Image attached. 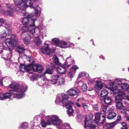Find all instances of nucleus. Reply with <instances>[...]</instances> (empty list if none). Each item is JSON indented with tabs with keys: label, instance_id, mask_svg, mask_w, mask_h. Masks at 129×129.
<instances>
[{
	"label": "nucleus",
	"instance_id": "nucleus-1",
	"mask_svg": "<svg viewBox=\"0 0 129 129\" xmlns=\"http://www.w3.org/2000/svg\"><path fill=\"white\" fill-rule=\"evenodd\" d=\"M11 89H9L12 91L11 93H2L0 95L2 100L3 99L10 98L13 94L14 97L17 98H20L24 96V94L26 90V86L25 85L20 86L16 83H12L9 87Z\"/></svg>",
	"mask_w": 129,
	"mask_h": 129
},
{
	"label": "nucleus",
	"instance_id": "nucleus-2",
	"mask_svg": "<svg viewBox=\"0 0 129 129\" xmlns=\"http://www.w3.org/2000/svg\"><path fill=\"white\" fill-rule=\"evenodd\" d=\"M95 121H93V124L92 122L93 116L92 114H89L85 118L84 127L85 129L94 128L97 126L99 122L101 124H103L106 121L105 115V114L98 112L96 113L95 115Z\"/></svg>",
	"mask_w": 129,
	"mask_h": 129
},
{
	"label": "nucleus",
	"instance_id": "nucleus-3",
	"mask_svg": "<svg viewBox=\"0 0 129 129\" xmlns=\"http://www.w3.org/2000/svg\"><path fill=\"white\" fill-rule=\"evenodd\" d=\"M36 20L32 17L31 15L29 14L27 17H24L23 19L22 23L24 25L22 27L21 30L23 33L28 31L30 32V30L32 26H34V24Z\"/></svg>",
	"mask_w": 129,
	"mask_h": 129
},
{
	"label": "nucleus",
	"instance_id": "nucleus-4",
	"mask_svg": "<svg viewBox=\"0 0 129 129\" xmlns=\"http://www.w3.org/2000/svg\"><path fill=\"white\" fill-rule=\"evenodd\" d=\"M14 4L18 6L19 9L22 10H25L28 6H33L35 0H13Z\"/></svg>",
	"mask_w": 129,
	"mask_h": 129
},
{
	"label": "nucleus",
	"instance_id": "nucleus-5",
	"mask_svg": "<svg viewBox=\"0 0 129 129\" xmlns=\"http://www.w3.org/2000/svg\"><path fill=\"white\" fill-rule=\"evenodd\" d=\"M110 90L113 91L114 93H118L116 98V106L119 109H122L123 105L121 101L123 98L122 96L125 94V93L122 90L121 91L118 90L117 87L110 88Z\"/></svg>",
	"mask_w": 129,
	"mask_h": 129
},
{
	"label": "nucleus",
	"instance_id": "nucleus-6",
	"mask_svg": "<svg viewBox=\"0 0 129 129\" xmlns=\"http://www.w3.org/2000/svg\"><path fill=\"white\" fill-rule=\"evenodd\" d=\"M69 98L68 95L62 93L60 95L57 96L55 102L64 104L66 105V108L68 109L72 108V106L73 104L72 103H68Z\"/></svg>",
	"mask_w": 129,
	"mask_h": 129
},
{
	"label": "nucleus",
	"instance_id": "nucleus-7",
	"mask_svg": "<svg viewBox=\"0 0 129 129\" xmlns=\"http://www.w3.org/2000/svg\"><path fill=\"white\" fill-rule=\"evenodd\" d=\"M48 119L47 120L48 124H53L56 126H58L61 128L63 125L62 121L57 115H52L47 116Z\"/></svg>",
	"mask_w": 129,
	"mask_h": 129
},
{
	"label": "nucleus",
	"instance_id": "nucleus-8",
	"mask_svg": "<svg viewBox=\"0 0 129 129\" xmlns=\"http://www.w3.org/2000/svg\"><path fill=\"white\" fill-rule=\"evenodd\" d=\"M117 86L119 87H121V89H119H119L118 88V87L117 86H116L115 87H111L109 88V89L110 90V88H113L115 87H117V89H118L119 91H120L122 90L123 91L124 93L125 92H124L123 89H124L126 91H128V92H129V81H126L124 83H122L121 82H118L117 84Z\"/></svg>",
	"mask_w": 129,
	"mask_h": 129
},
{
	"label": "nucleus",
	"instance_id": "nucleus-9",
	"mask_svg": "<svg viewBox=\"0 0 129 129\" xmlns=\"http://www.w3.org/2000/svg\"><path fill=\"white\" fill-rule=\"evenodd\" d=\"M5 44L8 47H13L16 43V37L12 35L10 38L7 39L5 41Z\"/></svg>",
	"mask_w": 129,
	"mask_h": 129
},
{
	"label": "nucleus",
	"instance_id": "nucleus-10",
	"mask_svg": "<svg viewBox=\"0 0 129 129\" xmlns=\"http://www.w3.org/2000/svg\"><path fill=\"white\" fill-rule=\"evenodd\" d=\"M43 28V27L42 25H40L37 27H36L34 24V26H33L31 29L30 30V33L32 34H36V35H38L40 32V30Z\"/></svg>",
	"mask_w": 129,
	"mask_h": 129
},
{
	"label": "nucleus",
	"instance_id": "nucleus-11",
	"mask_svg": "<svg viewBox=\"0 0 129 129\" xmlns=\"http://www.w3.org/2000/svg\"><path fill=\"white\" fill-rule=\"evenodd\" d=\"M4 52L5 54L4 55L3 54V56L1 55L3 58L8 59H10L11 58L12 56V50H10V48H7Z\"/></svg>",
	"mask_w": 129,
	"mask_h": 129
},
{
	"label": "nucleus",
	"instance_id": "nucleus-12",
	"mask_svg": "<svg viewBox=\"0 0 129 129\" xmlns=\"http://www.w3.org/2000/svg\"><path fill=\"white\" fill-rule=\"evenodd\" d=\"M41 50L43 54H49L51 52V50L49 49V45L47 44H45L41 48Z\"/></svg>",
	"mask_w": 129,
	"mask_h": 129
},
{
	"label": "nucleus",
	"instance_id": "nucleus-13",
	"mask_svg": "<svg viewBox=\"0 0 129 129\" xmlns=\"http://www.w3.org/2000/svg\"><path fill=\"white\" fill-rule=\"evenodd\" d=\"M80 92V91L78 90L75 89L71 88L67 91V94L69 95L74 96L78 94Z\"/></svg>",
	"mask_w": 129,
	"mask_h": 129
},
{
	"label": "nucleus",
	"instance_id": "nucleus-14",
	"mask_svg": "<svg viewBox=\"0 0 129 129\" xmlns=\"http://www.w3.org/2000/svg\"><path fill=\"white\" fill-rule=\"evenodd\" d=\"M74 62V61L73 58L71 57H69L67 58L64 64L66 67H68Z\"/></svg>",
	"mask_w": 129,
	"mask_h": 129
},
{
	"label": "nucleus",
	"instance_id": "nucleus-15",
	"mask_svg": "<svg viewBox=\"0 0 129 129\" xmlns=\"http://www.w3.org/2000/svg\"><path fill=\"white\" fill-rule=\"evenodd\" d=\"M59 77V75H58L57 74L52 76V78L50 81V83L52 84L55 85L57 86V80Z\"/></svg>",
	"mask_w": 129,
	"mask_h": 129
},
{
	"label": "nucleus",
	"instance_id": "nucleus-16",
	"mask_svg": "<svg viewBox=\"0 0 129 129\" xmlns=\"http://www.w3.org/2000/svg\"><path fill=\"white\" fill-rule=\"evenodd\" d=\"M26 37L24 39V43L26 45H28L30 43V40L31 38L30 35L28 34H25Z\"/></svg>",
	"mask_w": 129,
	"mask_h": 129
},
{
	"label": "nucleus",
	"instance_id": "nucleus-17",
	"mask_svg": "<svg viewBox=\"0 0 129 129\" xmlns=\"http://www.w3.org/2000/svg\"><path fill=\"white\" fill-rule=\"evenodd\" d=\"M67 67H66L64 64L63 66H59L57 68V71L59 73H62L65 72L66 71V68Z\"/></svg>",
	"mask_w": 129,
	"mask_h": 129
},
{
	"label": "nucleus",
	"instance_id": "nucleus-18",
	"mask_svg": "<svg viewBox=\"0 0 129 129\" xmlns=\"http://www.w3.org/2000/svg\"><path fill=\"white\" fill-rule=\"evenodd\" d=\"M43 69V67L40 65H38L35 67H34L33 70L34 71L41 73Z\"/></svg>",
	"mask_w": 129,
	"mask_h": 129
},
{
	"label": "nucleus",
	"instance_id": "nucleus-19",
	"mask_svg": "<svg viewBox=\"0 0 129 129\" xmlns=\"http://www.w3.org/2000/svg\"><path fill=\"white\" fill-rule=\"evenodd\" d=\"M103 86V85L102 83L100 81H97L96 84L95 85L94 87L97 90L99 89H101Z\"/></svg>",
	"mask_w": 129,
	"mask_h": 129
},
{
	"label": "nucleus",
	"instance_id": "nucleus-20",
	"mask_svg": "<svg viewBox=\"0 0 129 129\" xmlns=\"http://www.w3.org/2000/svg\"><path fill=\"white\" fill-rule=\"evenodd\" d=\"M65 82L64 78L63 77H61L58 79L57 84V86L62 85L64 84Z\"/></svg>",
	"mask_w": 129,
	"mask_h": 129
},
{
	"label": "nucleus",
	"instance_id": "nucleus-21",
	"mask_svg": "<svg viewBox=\"0 0 129 129\" xmlns=\"http://www.w3.org/2000/svg\"><path fill=\"white\" fill-rule=\"evenodd\" d=\"M33 7L35 10V14H34L33 13H31V14H30V15H31V16H32V17L34 19H35L36 20V19L37 18V16L39 13V11L37 8H35V7L33 6Z\"/></svg>",
	"mask_w": 129,
	"mask_h": 129
},
{
	"label": "nucleus",
	"instance_id": "nucleus-22",
	"mask_svg": "<svg viewBox=\"0 0 129 129\" xmlns=\"http://www.w3.org/2000/svg\"><path fill=\"white\" fill-rule=\"evenodd\" d=\"M68 44L64 41H61L60 42L59 47L61 48H67L68 47Z\"/></svg>",
	"mask_w": 129,
	"mask_h": 129
},
{
	"label": "nucleus",
	"instance_id": "nucleus-23",
	"mask_svg": "<svg viewBox=\"0 0 129 129\" xmlns=\"http://www.w3.org/2000/svg\"><path fill=\"white\" fill-rule=\"evenodd\" d=\"M116 124V122L114 121L111 123H107L106 126L108 128H112Z\"/></svg>",
	"mask_w": 129,
	"mask_h": 129
},
{
	"label": "nucleus",
	"instance_id": "nucleus-24",
	"mask_svg": "<svg viewBox=\"0 0 129 129\" xmlns=\"http://www.w3.org/2000/svg\"><path fill=\"white\" fill-rule=\"evenodd\" d=\"M17 51L19 53H21L22 52L25 51V49L24 48V46L22 45L21 46H17Z\"/></svg>",
	"mask_w": 129,
	"mask_h": 129
},
{
	"label": "nucleus",
	"instance_id": "nucleus-25",
	"mask_svg": "<svg viewBox=\"0 0 129 129\" xmlns=\"http://www.w3.org/2000/svg\"><path fill=\"white\" fill-rule=\"evenodd\" d=\"M108 93V91L105 89H103L100 93V96L101 97H104L107 95Z\"/></svg>",
	"mask_w": 129,
	"mask_h": 129
},
{
	"label": "nucleus",
	"instance_id": "nucleus-26",
	"mask_svg": "<svg viewBox=\"0 0 129 129\" xmlns=\"http://www.w3.org/2000/svg\"><path fill=\"white\" fill-rule=\"evenodd\" d=\"M20 129H27L28 127V124L27 123L24 122L22 123L21 125Z\"/></svg>",
	"mask_w": 129,
	"mask_h": 129
},
{
	"label": "nucleus",
	"instance_id": "nucleus-27",
	"mask_svg": "<svg viewBox=\"0 0 129 129\" xmlns=\"http://www.w3.org/2000/svg\"><path fill=\"white\" fill-rule=\"evenodd\" d=\"M116 116V114L114 112L109 113L108 116L109 119H112L115 117Z\"/></svg>",
	"mask_w": 129,
	"mask_h": 129
},
{
	"label": "nucleus",
	"instance_id": "nucleus-28",
	"mask_svg": "<svg viewBox=\"0 0 129 129\" xmlns=\"http://www.w3.org/2000/svg\"><path fill=\"white\" fill-rule=\"evenodd\" d=\"M26 71H28L29 70H33V65L32 64H30L27 66L25 65Z\"/></svg>",
	"mask_w": 129,
	"mask_h": 129
},
{
	"label": "nucleus",
	"instance_id": "nucleus-29",
	"mask_svg": "<svg viewBox=\"0 0 129 129\" xmlns=\"http://www.w3.org/2000/svg\"><path fill=\"white\" fill-rule=\"evenodd\" d=\"M75 73V71H72L70 70L68 74V76L69 78H72L74 76Z\"/></svg>",
	"mask_w": 129,
	"mask_h": 129
},
{
	"label": "nucleus",
	"instance_id": "nucleus-30",
	"mask_svg": "<svg viewBox=\"0 0 129 129\" xmlns=\"http://www.w3.org/2000/svg\"><path fill=\"white\" fill-rule=\"evenodd\" d=\"M34 42L37 46L40 45L41 43V42L40 40L39 37H38L35 38V39H34Z\"/></svg>",
	"mask_w": 129,
	"mask_h": 129
},
{
	"label": "nucleus",
	"instance_id": "nucleus-31",
	"mask_svg": "<svg viewBox=\"0 0 129 129\" xmlns=\"http://www.w3.org/2000/svg\"><path fill=\"white\" fill-rule=\"evenodd\" d=\"M112 101V99L108 97L106 98L104 100L105 103L106 104L109 105H110Z\"/></svg>",
	"mask_w": 129,
	"mask_h": 129
},
{
	"label": "nucleus",
	"instance_id": "nucleus-32",
	"mask_svg": "<svg viewBox=\"0 0 129 129\" xmlns=\"http://www.w3.org/2000/svg\"><path fill=\"white\" fill-rule=\"evenodd\" d=\"M53 58L54 59V62L56 64L58 65L60 64V63L59 62L58 58L55 55H54L53 57Z\"/></svg>",
	"mask_w": 129,
	"mask_h": 129
},
{
	"label": "nucleus",
	"instance_id": "nucleus-33",
	"mask_svg": "<svg viewBox=\"0 0 129 129\" xmlns=\"http://www.w3.org/2000/svg\"><path fill=\"white\" fill-rule=\"evenodd\" d=\"M25 65L21 64L19 66V69L21 72H24L26 71Z\"/></svg>",
	"mask_w": 129,
	"mask_h": 129
},
{
	"label": "nucleus",
	"instance_id": "nucleus-34",
	"mask_svg": "<svg viewBox=\"0 0 129 129\" xmlns=\"http://www.w3.org/2000/svg\"><path fill=\"white\" fill-rule=\"evenodd\" d=\"M53 43L55 45L57 46L59 44V40L58 39L54 38L52 40Z\"/></svg>",
	"mask_w": 129,
	"mask_h": 129
},
{
	"label": "nucleus",
	"instance_id": "nucleus-35",
	"mask_svg": "<svg viewBox=\"0 0 129 129\" xmlns=\"http://www.w3.org/2000/svg\"><path fill=\"white\" fill-rule=\"evenodd\" d=\"M54 72L53 69H47L45 71V73H48L49 74H51Z\"/></svg>",
	"mask_w": 129,
	"mask_h": 129
},
{
	"label": "nucleus",
	"instance_id": "nucleus-36",
	"mask_svg": "<svg viewBox=\"0 0 129 129\" xmlns=\"http://www.w3.org/2000/svg\"><path fill=\"white\" fill-rule=\"evenodd\" d=\"M87 88V86L86 84L85 83H84L82 86V89L83 91H86Z\"/></svg>",
	"mask_w": 129,
	"mask_h": 129
},
{
	"label": "nucleus",
	"instance_id": "nucleus-37",
	"mask_svg": "<svg viewBox=\"0 0 129 129\" xmlns=\"http://www.w3.org/2000/svg\"><path fill=\"white\" fill-rule=\"evenodd\" d=\"M7 36V34L6 31H4L3 32H1L0 33V37L1 38H4Z\"/></svg>",
	"mask_w": 129,
	"mask_h": 129
},
{
	"label": "nucleus",
	"instance_id": "nucleus-38",
	"mask_svg": "<svg viewBox=\"0 0 129 129\" xmlns=\"http://www.w3.org/2000/svg\"><path fill=\"white\" fill-rule=\"evenodd\" d=\"M4 13L7 14L8 15L10 16H12L13 15V11L11 10H10L9 11H8L7 12H4Z\"/></svg>",
	"mask_w": 129,
	"mask_h": 129
},
{
	"label": "nucleus",
	"instance_id": "nucleus-39",
	"mask_svg": "<svg viewBox=\"0 0 129 129\" xmlns=\"http://www.w3.org/2000/svg\"><path fill=\"white\" fill-rule=\"evenodd\" d=\"M74 110L72 109V108L68 109L67 111L69 115L71 116L72 113L73 112Z\"/></svg>",
	"mask_w": 129,
	"mask_h": 129
},
{
	"label": "nucleus",
	"instance_id": "nucleus-40",
	"mask_svg": "<svg viewBox=\"0 0 129 129\" xmlns=\"http://www.w3.org/2000/svg\"><path fill=\"white\" fill-rule=\"evenodd\" d=\"M82 77L84 79H85L89 77V75L87 73L82 72Z\"/></svg>",
	"mask_w": 129,
	"mask_h": 129
},
{
	"label": "nucleus",
	"instance_id": "nucleus-41",
	"mask_svg": "<svg viewBox=\"0 0 129 129\" xmlns=\"http://www.w3.org/2000/svg\"><path fill=\"white\" fill-rule=\"evenodd\" d=\"M78 69V67L76 65H75L72 67L71 68V70L72 71H75V73H76V70Z\"/></svg>",
	"mask_w": 129,
	"mask_h": 129
},
{
	"label": "nucleus",
	"instance_id": "nucleus-42",
	"mask_svg": "<svg viewBox=\"0 0 129 129\" xmlns=\"http://www.w3.org/2000/svg\"><path fill=\"white\" fill-rule=\"evenodd\" d=\"M40 35V37L42 38H43L44 37L46 36V35L45 32H40V34L39 33V34L37 35Z\"/></svg>",
	"mask_w": 129,
	"mask_h": 129
},
{
	"label": "nucleus",
	"instance_id": "nucleus-43",
	"mask_svg": "<svg viewBox=\"0 0 129 129\" xmlns=\"http://www.w3.org/2000/svg\"><path fill=\"white\" fill-rule=\"evenodd\" d=\"M63 125L64 126L66 127L65 129H72L69 124L65 123H64Z\"/></svg>",
	"mask_w": 129,
	"mask_h": 129
},
{
	"label": "nucleus",
	"instance_id": "nucleus-44",
	"mask_svg": "<svg viewBox=\"0 0 129 129\" xmlns=\"http://www.w3.org/2000/svg\"><path fill=\"white\" fill-rule=\"evenodd\" d=\"M41 126L43 127H45L47 125H48L47 124V122L46 123L43 120L41 122Z\"/></svg>",
	"mask_w": 129,
	"mask_h": 129
},
{
	"label": "nucleus",
	"instance_id": "nucleus-45",
	"mask_svg": "<svg viewBox=\"0 0 129 129\" xmlns=\"http://www.w3.org/2000/svg\"><path fill=\"white\" fill-rule=\"evenodd\" d=\"M121 124L123 126V127L121 128V129H127V127L126 124L125 123H122Z\"/></svg>",
	"mask_w": 129,
	"mask_h": 129
},
{
	"label": "nucleus",
	"instance_id": "nucleus-46",
	"mask_svg": "<svg viewBox=\"0 0 129 129\" xmlns=\"http://www.w3.org/2000/svg\"><path fill=\"white\" fill-rule=\"evenodd\" d=\"M1 72L0 70V86H2L3 82L2 81V80L3 79V78L1 76Z\"/></svg>",
	"mask_w": 129,
	"mask_h": 129
},
{
	"label": "nucleus",
	"instance_id": "nucleus-47",
	"mask_svg": "<svg viewBox=\"0 0 129 129\" xmlns=\"http://www.w3.org/2000/svg\"><path fill=\"white\" fill-rule=\"evenodd\" d=\"M102 111L104 112H105L106 110L107 111V109L108 107H107L106 106H105L104 105H103L102 107Z\"/></svg>",
	"mask_w": 129,
	"mask_h": 129
},
{
	"label": "nucleus",
	"instance_id": "nucleus-48",
	"mask_svg": "<svg viewBox=\"0 0 129 129\" xmlns=\"http://www.w3.org/2000/svg\"><path fill=\"white\" fill-rule=\"evenodd\" d=\"M6 33L7 34V35H8L10 34L11 33V30L9 28L6 29Z\"/></svg>",
	"mask_w": 129,
	"mask_h": 129
},
{
	"label": "nucleus",
	"instance_id": "nucleus-49",
	"mask_svg": "<svg viewBox=\"0 0 129 129\" xmlns=\"http://www.w3.org/2000/svg\"><path fill=\"white\" fill-rule=\"evenodd\" d=\"M107 111L109 112V113H110V112H114V109L113 108H108L107 109Z\"/></svg>",
	"mask_w": 129,
	"mask_h": 129
},
{
	"label": "nucleus",
	"instance_id": "nucleus-50",
	"mask_svg": "<svg viewBox=\"0 0 129 129\" xmlns=\"http://www.w3.org/2000/svg\"><path fill=\"white\" fill-rule=\"evenodd\" d=\"M4 47L2 44H0V53L2 52L3 49H4Z\"/></svg>",
	"mask_w": 129,
	"mask_h": 129
},
{
	"label": "nucleus",
	"instance_id": "nucleus-51",
	"mask_svg": "<svg viewBox=\"0 0 129 129\" xmlns=\"http://www.w3.org/2000/svg\"><path fill=\"white\" fill-rule=\"evenodd\" d=\"M82 106L84 109H87L88 108L87 105L86 104L84 103L82 104Z\"/></svg>",
	"mask_w": 129,
	"mask_h": 129
},
{
	"label": "nucleus",
	"instance_id": "nucleus-52",
	"mask_svg": "<svg viewBox=\"0 0 129 129\" xmlns=\"http://www.w3.org/2000/svg\"><path fill=\"white\" fill-rule=\"evenodd\" d=\"M93 108L96 110H98L99 109L98 106L97 105H95L93 106Z\"/></svg>",
	"mask_w": 129,
	"mask_h": 129
},
{
	"label": "nucleus",
	"instance_id": "nucleus-53",
	"mask_svg": "<svg viewBox=\"0 0 129 129\" xmlns=\"http://www.w3.org/2000/svg\"><path fill=\"white\" fill-rule=\"evenodd\" d=\"M33 73L32 72H30L27 74V76L29 78H30L33 76Z\"/></svg>",
	"mask_w": 129,
	"mask_h": 129
},
{
	"label": "nucleus",
	"instance_id": "nucleus-54",
	"mask_svg": "<svg viewBox=\"0 0 129 129\" xmlns=\"http://www.w3.org/2000/svg\"><path fill=\"white\" fill-rule=\"evenodd\" d=\"M84 99L83 98H79L77 101V102H79L81 103L82 101H83Z\"/></svg>",
	"mask_w": 129,
	"mask_h": 129
},
{
	"label": "nucleus",
	"instance_id": "nucleus-55",
	"mask_svg": "<svg viewBox=\"0 0 129 129\" xmlns=\"http://www.w3.org/2000/svg\"><path fill=\"white\" fill-rule=\"evenodd\" d=\"M5 20H4L3 19H0V23H1V24H3L4 23H5Z\"/></svg>",
	"mask_w": 129,
	"mask_h": 129
},
{
	"label": "nucleus",
	"instance_id": "nucleus-56",
	"mask_svg": "<svg viewBox=\"0 0 129 129\" xmlns=\"http://www.w3.org/2000/svg\"><path fill=\"white\" fill-rule=\"evenodd\" d=\"M36 78V77L33 74V75L30 78V80L31 81H33Z\"/></svg>",
	"mask_w": 129,
	"mask_h": 129
},
{
	"label": "nucleus",
	"instance_id": "nucleus-57",
	"mask_svg": "<svg viewBox=\"0 0 129 129\" xmlns=\"http://www.w3.org/2000/svg\"><path fill=\"white\" fill-rule=\"evenodd\" d=\"M79 103L80 102H76L75 103L76 106L78 107H81V105L79 104Z\"/></svg>",
	"mask_w": 129,
	"mask_h": 129
},
{
	"label": "nucleus",
	"instance_id": "nucleus-58",
	"mask_svg": "<svg viewBox=\"0 0 129 129\" xmlns=\"http://www.w3.org/2000/svg\"><path fill=\"white\" fill-rule=\"evenodd\" d=\"M74 44L73 43H71L69 45L68 47H70L72 48H74Z\"/></svg>",
	"mask_w": 129,
	"mask_h": 129
},
{
	"label": "nucleus",
	"instance_id": "nucleus-59",
	"mask_svg": "<svg viewBox=\"0 0 129 129\" xmlns=\"http://www.w3.org/2000/svg\"><path fill=\"white\" fill-rule=\"evenodd\" d=\"M117 120L118 121L120 120L121 119V116L120 115H118L117 117Z\"/></svg>",
	"mask_w": 129,
	"mask_h": 129
},
{
	"label": "nucleus",
	"instance_id": "nucleus-60",
	"mask_svg": "<svg viewBox=\"0 0 129 129\" xmlns=\"http://www.w3.org/2000/svg\"><path fill=\"white\" fill-rule=\"evenodd\" d=\"M82 72H81L78 75V77L79 78L81 77H82Z\"/></svg>",
	"mask_w": 129,
	"mask_h": 129
},
{
	"label": "nucleus",
	"instance_id": "nucleus-61",
	"mask_svg": "<svg viewBox=\"0 0 129 129\" xmlns=\"http://www.w3.org/2000/svg\"><path fill=\"white\" fill-rule=\"evenodd\" d=\"M125 98L128 101H129V95L125 96Z\"/></svg>",
	"mask_w": 129,
	"mask_h": 129
},
{
	"label": "nucleus",
	"instance_id": "nucleus-62",
	"mask_svg": "<svg viewBox=\"0 0 129 129\" xmlns=\"http://www.w3.org/2000/svg\"><path fill=\"white\" fill-rule=\"evenodd\" d=\"M115 80L116 81H117V82H118L120 81V80L119 79L117 78L115 79Z\"/></svg>",
	"mask_w": 129,
	"mask_h": 129
},
{
	"label": "nucleus",
	"instance_id": "nucleus-63",
	"mask_svg": "<svg viewBox=\"0 0 129 129\" xmlns=\"http://www.w3.org/2000/svg\"><path fill=\"white\" fill-rule=\"evenodd\" d=\"M92 90H93V89L92 88H89L88 89V90L89 91H91Z\"/></svg>",
	"mask_w": 129,
	"mask_h": 129
},
{
	"label": "nucleus",
	"instance_id": "nucleus-64",
	"mask_svg": "<svg viewBox=\"0 0 129 129\" xmlns=\"http://www.w3.org/2000/svg\"><path fill=\"white\" fill-rule=\"evenodd\" d=\"M126 120L129 121V116H127L126 118Z\"/></svg>",
	"mask_w": 129,
	"mask_h": 129
}]
</instances>
